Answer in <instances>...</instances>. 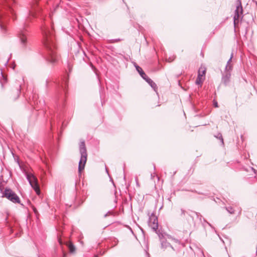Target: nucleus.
<instances>
[{
    "instance_id": "nucleus-1",
    "label": "nucleus",
    "mask_w": 257,
    "mask_h": 257,
    "mask_svg": "<svg viewBox=\"0 0 257 257\" xmlns=\"http://www.w3.org/2000/svg\"><path fill=\"white\" fill-rule=\"evenodd\" d=\"M42 30L44 37L43 43L46 50V59L48 61L54 63L57 61L58 56L54 50L53 33L49 29L46 28H43Z\"/></svg>"
},
{
    "instance_id": "nucleus-10",
    "label": "nucleus",
    "mask_w": 257,
    "mask_h": 257,
    "mask_svg": "<svg viewBox=\"0 0 257 257\" xmlns=\"http://www.w3.org/2000/svg\"><path fill=\"white\" fill-rule=\"evenodd\" d=\"M225 74L222 76V82L225 85H227L230 81L231 73L225 72Z\"/></svg>"
},
{
    "instance_id": "nucleus-19",
    "label": "nucleus",
    "mask_w": 257,
    "mask_h": 257,
    "mask_svg": "<svg viewBox=\"0 0 257 257\" xmlns=\"http://www.w3.org/2000/svg\"><path fill=\"white\" fill-rule=\"evenodd\" d=\"M215 137L216 138L219 139L220 140V141H221V142L222 145H223V144H224V143H223V138H222V135H221V134L219 133V134H217V136H215Z\"/></svg>"
},
{
    "instance_id": "nucleus-18",
    "label": "nucleus",
    "mask_w": 257,
    "mask_h": 257,
    "mask_svg": "<svg viewBox=\"0 0 257 257\" xmlns=\"http://www.w3.org/2000/svg\"><path fill=\"white\" fill-rule=\"evenodd\" d=\"M225 208H226V210L227 211V212L229 213H230L231 214L234 213V210L232 207H231V206L226 207Z\"/></svg>"
},
{
    "instance_id": "nucleus-15",
    "label": "nucleus",
    "mask_w": 257,
    "mask_h": 257,
    "mask_svg": "<svg viewBox=\"0 0 257 257\" xmlns=\"http://www.w3.org/2000/svg\"><path fill=\"white\" fill-rule=\"evenodd\" d=\"M232 70V64H226V65L225 66V72H230L231 73V71Z\"/></svg>"
},
{
    "instance_id": "nucleus-16",
    "label": "nucleus",
    "mask_w": 257,
    "mask_h": 257,
    "mask_svg": "<svg viewBox=\"0 0 257 257\" xmlns=\"http://www.w3.org/2000/svg\"><path fill=\"white\" fill-rule=\"evenodd\" d=\"M167 237L168 239H170V240H171L172 241H174L176 243H179L180 244V242L179 240H178L177 239H176L174 237H173L171 235H168L167 234Z\"/></svg>"
},
{
    "instance_id": "nucleus-14",
    "label": "nucleus",
    "mask_w": 257,
    "mask_h": 257,
    "mask_svg": "<svg viewBox=\"0 0 257 257\" xmlns=\"http://www.w3.org/2000/svg\"><path fill=\"white\" fill-rule=\"evenodd\" d=\"M20 88H21V86L19 85V88L17 89L16 91V94L14 95V96L12 97H13L12 98L14 100H16L19 97L20 92H21Z\"/></svg>"
},
{
    "instance_id": "nucleus-17",
    "label": "nucleus",
    "mask_w": 257,
    "mask_h": 257,
    "mask_svg": "<svg viewBox=\"0 0 257 257\" xmlns=\"http://www.w3.org/2000/svg\"><path fill=\"white\" fill-rule=\"evenodd\" d=\"M1 74H2V78L0 79V82L2 84V86L3 87L4 83L7 82V79L4 76L2 72H1Z\"/></svg>"
},
{
    "instance_id": "nucleus-3",
    "label": "nucleus",
    "mask_w": 257,
    "mask_h": 257,
    "mask_svg": "<svg viewBox=\"0 0 257 257\" xmlns=\"http://www.w3.org/2000/svg\"><path fill=\"white\" fill-rule=\"evenodd\" d=\"M3 197H6L14 203H19L21 202L19 197L12 190L9 188H6L3 193Z\"/></svg>"
},
{
    "instance_id": "nucleus-12",
    "label": "nucleus",
    "mask_w": 257,
    "mask_h": 257,
    "mask_svg": "<svg viewBox=\"0 0 257 257\" xmlns=\"http://www.w3.org/2000/svg\"><path fill=\"white\" fill-rule=\"evenodd\" d=\"M3 3H5L7 5L8 7L10 9V11H11V13L13 14V10L12 9L11 7L12 4L15 3V0H4Z\"/></svg>"
},
{
    "instance_id": "nucleus-28",
    "label": "nucleus",
    "mask_w": 257,
    "mask_h": 257,
    "mask_svg": "<svg viewBox=\"0 0 257 257\" xmlns=\"http://www.w3.org/2000/svg\"><path fill=\"white\" fill-rule=\"evenodd\" d=\"M257 255V246H256V255Z\"/></svg>"
},
{
    "instance_id": "nucleus-22",
    "label": "nucleus",
    "mask_w": 257,
    "mask_h": 257,
    "mask_svg": "<svg viewBox=\"0 0 257 257\" xmlns=\"http://www.w3.org/2000/svg\"><path fill=\"white\" fill-rule=\"evenodd\" d=\"M0 27H1V30H2V31L3 32L5 33L6 31V29L5 26L1 22V24H0Z\"/></svg>"
},
{
    "instance_id": "nucleus-9",
    "label": "nucleus",
    "mask_w": 257,
    "mask_h": 257,
    "mask_svg": "<svg viewBox=\"0 0 257 257\" xmlns=\"http://www.w3.org/2000/svg\"><path fill=\"white\" fill-rule=\"evenodd\" d=\"M36 3H37V2H35L33 3V4H32L31 5V8L29 11V16L27 18V21H29L30 20V17H35L36 12Z\"/></svg>"
},
{
    "instance_id": "nucleus-5",
    "label": "nucleus",
    "mask_w": 257,
    "mask_h": 257,
    "mask_svg": "<svg viewBox=\"0 0 257 257\" xmlns=\"http://www.w3.org/2000/svg\"><path fill=\"white\" fill-rule=\"evenodd\" d=\"M149 225L157 232L158 228V218L155 215H151L149 219Z\"/></svg>"
},
{
    "instance_id": "nucleus-7",
    "label": "nucleus",
    "mask_w": 257,
    "mask_h": 257,
    "mask_svg": "<svg viewBox=\"0 0 257 257\" xmlns=\"http://www.w3.org/2000/svg\"><path fill=\"white\" fill-rule=\"evenodd\" d=\"M205 72L206 69L204 68L201 67L199 68L198 76L195 81L196 84L199 85L202 83L205 79Z\"/></svg>"
},
{
    "instance_id": "nucleus-27",
    "label": "nucleus",
    "mask_w": 257,
    "mask_h": 257,
    "mask_svg": "<svg viewBox=\"0 0 257 257\" xmlns=\"http://www.w3.org/2000/svg\"><path fill=\"white\" fill-rule=\"evenodd\" d=\"M8 61H9V60H7V61H6V62L5 63V65H6L8 63Z\"/></svg>"
},
{
    "instance_id": "nucleus-21",
    "label": "nucleus",
    "mask_w": 257,
    "mask_h": 257,
    "mask_svg": "<svg viewBox=\"0 0 257 257\" xmlns=\"http://www.w3.org/2000/svg\"><path fill=\"white\" fill-rule=\"evenodd\" d=\"M69 250L71 252H73L75 251V246L72 244H70L69 245Z\"/></svg>"
},
{
    "instance_id": "nucleus-13",
    "label": "nucleus",
    "mask_w": 257,
    "mask_h": 257,
    "mask_svg": "<svg viewBox=\"0 0 257 257\" xmlns=\"http://www.w3.org/2000/svg\"><path fill=\"white\" fill-rule=\"evenodd\" d=\"M147 82L151 85L155 91H156V89L157 88V85L151 79L147 77Z\"/></svg>"
},
{
    "instance_id": "nucleus-23",
    "label": "nucleus",
    "mask_w": 257,
    "mask_h": 257,
    "mask_svg": "<svg viewBox=\"0 0 257 257\" xmlns=\"http://www.w3.org/2000/svg\"><path fill=\"white\" fill-rule=\"evenodd\" d=\"M140 75L144 79H145L147 81V77H148L147 76V75L145 74L144 72H142V74H141Z\"/></svg>"
},
{
    "instance_id": "nucleus-25",
    "label": "nucleus",
    "mask_w": 257,
    "mask_h": 257,
    "mask_svg": "<svg viewBox=\"0 0 257 257\" xmlns=\"http://www.w3.org/2000/svg\"><path fill=\"white\" fill-rule=\"evenodd\" d=\"M213 105H214V107H218V106L217 102L216 101H214Z\"/></svg>"
},
{
    "instance_id": "nucleus-20",
    "label": "nucleus",
    "mask_w": 257,
    "mask_h": 257,
    "mask_svg": "<svg viewBox=\"0 0 257 257\" xmlns=\"http://www.w3.org/2000/svg\"><path fill=\"white\" fill-rule=\"evenodd\" d=\"M136 70L139 73V74L141 75L142 74V72H144L143 69L138 65H135Z\"/></svg>"
},
{
    "instance_id": "nucleus-6",
    "label": "nucleus",
    "mask_w": 257,
    "mask_h": 257,
    "mask_svg": "<svg viewBox=\"0 0 257 257\" xmlns=\"http://www.w3.org/2000/svg\"><path fill=\"white\" fill-rule=\"evenodd\" d=\"M26 25L25 27L20 31L18 34V37L20 40L21 43L23 47H25L27 44V30H26Z\"/></svg>"
},
{
    "instance_id": "nucleus-11",
    "label": "nucleus",
    "mask_w": 257,
    "mask_h": 257,
    "mask_svg": "<svg viewBox=\"0 0 257 257\" xmlns=\"http://www.w3.org/2000/svg\"><path fill=\"white\" fill-rule=\"evenodd\" d=\"M162 235L159 234V237L161 239V246L162 248L166 249L167 247L170 246L173 250H174L173 247L171 245L170 243L167 242L166 240H163L162 239Z\"/></svg>"
},
{
    "instance_id": "nucleus-8",
    "label": "nucleus",
    "mask_w": 257,
    "mask_h": 257,
    "mask_svg": "<svg viewBox=\"0 0 257 257\" xmlns=\"http://www.w3.org/2000/svg\"><path fill=\"white\" fill-rule=\"evenodd\" d=\"M242 8L241 5L237 6L236 8L233 17L234 24L235 25L239 22V18L242 15Z\"/></svg>"
},
{
    "instance_id": "nucleus-4",
    "label": "nucleus",
    "mask_w": 257,
    "mask_h": 257,
    "mask_svg": "<svg viewBox=\"0 0 257 257\" xmlns=\"http://www.w3.org/2000/svg\"><path fill=\"white\" fill-rule=\"evenodd\" d=\"M26 178L31 187L34 189L37 194H39L40 190L36 177L32 173H26Z\"/></svg>"
},
{
    "instance_id": "nucleus-26",
    "label": "nucleus",
    "mask_w": 257,
    "mask_h": 257,
    "mask_svg": "<svg viewBox=\"0 0 257 257\" xmlns=\"http://www.w3.org/2000/svg\"><path fill=\"white\" fill-rule=\"evenodd\" d=\"M3 16V13L0 12V19L2 18Z\"/></svg>"
},
{
    "instance_id": "nucleus-2",
    "label": "nucleus",
    "mask_w": 257,
    "mask_h": 257,
    "mask_svg": "<svg viewBox=\"0 0 257 257\" xmlns=\"http://www.w3.org/2000/svg\"><path fill=\"white\" fill-rule=\"evenodd\" d=\"M79 152L81 154L79 162L78 171L80 173L84 168L87 161V154L84 141H82L79 144Z\"/></svg>"
},
{
    "instance_id": "nucleus-24",
    "label": "nucleus",
    "mask_w": 257,
    "mask_h": 257,
    "mask_svg": "<svg viewBox=\"0 0 257 257\" xmlns=\"http://www.w3.org/2000/svg\"><path fill=\"white\" fill-rule=\"evenodd\" d=\"M232 57H233V53L231 54L229 59L228 60V61L227 62V64H231V60H232Z\"/></svg>"
}]
</instances>
